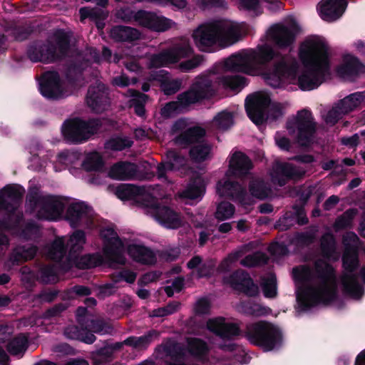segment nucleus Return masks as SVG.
<instances>
[{
  "instance_id": "6e6552de",
  "label": "nucleus",
  "mask_w": 365,
  "mask_h": 365,
  "mask_svg": "<svg viewBox=\"0 0 365 365\" xmlns=\"http://www.w3.org/2000/svg\"><path fill=\"white\" fill-rule=\"evenodd\" d=\"M70 51L69 37L63 32L58 31L52 41L29 50L31 61L51 63L67 55Z\"/></svg>"
},
{
  "instance_id": "69168bd1",
  "label": "nucleus",
  "mask_w": 365,
  "mask_h": 365,
  "mask_svg": "<svg viewBox=\"0 0 365 365\" xmlns=\"http://www.w3.org/2000/svg\"><path fill=\"white\" fill-rule=\"evenodd\" d=\"M343 115L344 114L341 113V110L336 106L328 111L325 118V122L327 124L334 125L338 123V121L342 118Z\"/></svg>"
},
{
  "instance_id": "72a5a7b5",
  "label": "nucleus",
  "mask_w": 365,
  "mask_h": 365,
  "mask_svg": "<svg viewBox=\"0 0 365 365\" xmlns=\"http://www.w3.org/2000/svg\"><path fill=\"white\" fill-rule=\"evenodd\" d=\"M212 145L207 141L191 145L189 157L194 163H202L212 159Z\"/></svg>"
},
{
  "instance_id": "09e8293b",
  "label": "nucleus",
  "mask_w": 365,
  "mask_h": 365,
  "mask_svg": "<svg viewBox=\"0 0 365 365\" xmlns=\"http://www.w3.org/2000/svg\"><path fill=\"white\" fill-rule=\"evenodd\" d=\"M235 211V206L227 201H222L217 206V210L215 213L216 219L220 221H223L231 218Z\"/></svg>"
},
{
  "instance_id": "473e14b6",
  "label": "nucleus",
  "mask_w": 365,
  "mask_h": 365,
  "mask_svg": "<svg viewBox=\"0 0 365 365\" xmlns=\"http://www.w3.org/2000/svg\"><path fill=\"white\" fill-rule=\"evenodd\" d=\"M336 71L343 77L356 76L365 71V66L358 58L349 56L344 63L337 68Z\"/></svg>"
},
{
  "instance_id": "f03ea898",
  "label": "nucleus",
  "mask_w": 365,
  "mask_h": 365,
  "mask_svg": "<svg viewBox=\"0 0 365 365\" xmlns=\"http://www.w3.org/2000/svg\"><path fill=\"white\" fill-rule=\"evenodd\" d=\"M299 56L304 68L297 80L299 88L312 91L318 88L330 75L328 46L321 40H307L299 48Z\"/></svg>"
},
{
  "instance_id": "e2e57ef3",
  "label": "nucleus",
  "mask_w": 365,
  "mask_h": 365,
  "mask_svg": "<svg viewBox=\"0 0 365 365\" xmlns=\"http://www.w3.org/2000/svg\"><path fill=\"white\" fill-rule=\"evenodd\" d=\"M203 60L204 58L202 55H195L191 58L184 60V72H190L198 67Z\"/></svg>"
},
{
  "instance_id": "a211bd4d",
  "label": "nucleus",
  "mask_w": 365,
  "mask_h": 365,
  "mask_svg": "<svg viewBox=\"0 0 365 365\" xmlns=\"http://www.w3.org/2000/svg\"><path fill=\"white\" fill-rule=\"evenodd\" d=\"M157 336V333L153 331L139 337H129L125 340L123 343H117L112 346L104 347L94 353L93 354V359L96 364H101L110 357L114 350L120 349L123 344L130 346L137 349H144L150 343L152 339Z\"/></svg>"
},
{
  "instance_id": "338daca9",
  "label": "nucleus",
  "mask_w": 365,
  "mask_h": 365,
  "mask_svg": "<svg viewBox=\"0 0 365 365\" xmlns=\"http://www.w3.org/2000/svg\"><path fill=\"white\" fill-rule=\"evenodd\" d=\"M194 309L197 315L207 314L210 312V303L207 299L201 298L196 302Z\"/></svg>"
},
{
  "instance_id": "864d4df0",
  "label": "nucleus",
  "mask_w": 365,
  "mask_h": 365,
  "mask_svg": "<svg viewBox=\"0 0 365 365\" xmlns=\"http://www.w3.org/2000/svg\"><path fill=\"white\" fill-rule=\"evenodd\" d=\"M130 96V106H133L135 112L139 116H143L145 113L143 103L145 102L147 96L135 91H129Z\"/></svg>"
},
{
  "instance_id": "412c9836",
  "label": "nucleus",
  "mask_w": 365,
  "mask_h": 365,
  "mask_svg": "<svg viewBox=\"0 0 365 365\" xmlns=\"http://www.w3.org/2000/svg\"><path fill=\"white\" fill-rule=\"evenodd\" d=\"M41 94L48 98H58L71 93L68 86L60 81L56 72H47L43 75L39 82Z\"/></svg>"
},
{
  "instance_id": "4c0bfd02",
  "label": "nucleus",
  "mask_w": 365,
  "mask_h": 365,
  "mask_svg": "<svg viewBox=\"0 0 365 365\" xmlns=\"http://www.w3.org/2000/svg\"><path fill=\"white\" fill-rule=\"evenodd\" d=\"M181 51L174 49L153 56L150 60V67H161L177 62L180 57Z\"/></svg>"
},
{
  "instance_id": "ea45409f",
  "label": "nucleus",
  "mask_w": 365,
  "mask_h": 365,
  "mask_svg": "<svg viewBox=\"0 0 365 365\" xmlns=\"http://www.w3.org/2000/svg\"><path fill=\"white\" fill-rule=\"evenodd\" d=\"M222 86L227 89L239 92L248 84V79L240 75H227L220 80Z\"/></svg>"
},
{
  "instance_id": "79ce46f5",
  "label": "nucleus",
  "mask_w": 365,
  "mask_h": 365,
  "mask_svg": "<svg viewBox=\"0 0 365 365\" xmlns=\"http://www.w3.org/2000/svg\"><path fill=\"white\" fill-rule=\"evenodd\" d=\"M182 166V158L175 151L168 153V161L165 163L158 165L157 173L158 178H163L166 170L178 169Z\"/></svg>"
},
{
  "instance_id": "0eeeda50",
  "label": "nucleus",
  "mask_w": 365,
  "mask_h": 365,
  "mask_svg": "<svg viewBox=\"0 0 365 365\" xmlns=\"http://www.w3.org/2000/svg\"><path fill=\"white\" fill-rule=\"evenodd\" d=\"M341 260L342 267L346 272L341 278L343 292L352 299H359L364 293V289L358 281V274L354 273L359 267L358 250L344 249Z\"/></svg>"
},
{
  "instance_id": "2eb2a0df",
  "label": "nucleus",
  "mask_w": 365,
  "mask_h": 365,
  "mask_svg": "<svg viewBox=\"0 0 365 365\" xmlns=\"http://www.w3.org/2000/svg\"><path fill=\"white\" fill-rule=\"evenodd\" d=\"M215 95V90L210 78L203 76L197 78L190 89L184 91V112L191 104L210 99Z\"/></svg>"
},
{
  "instance_id": "bf43d9fd",
  "label": "nucleus",
  "mask_w": 365,
  "mask_h": 365,
  "mask_svg": "<svg viewBox=\"0 0 365 365\" xmlns=\"http://www.w3.org/2000/svg\"><path fill=\"white\" fill-rule=\"evenodd\" d=\"M359 238L354 232H347L342 237V243L345 249L349 248L350 250H357V244Z\"/></svg>"
},
{
  "instance_id": "dca6fc26",
  "label": "nucleus",
  "mask_w": 365,
  "mask_h": 365,
  "mask_svg": "<svg viewBox=\"0 0 365 365\" xmlns=\"http://www.w3.org/2000/svg\"><path fill=\"white\" fill-rule=\"evenodd\" d=\"M86 242L85 234L82 231H76L68 240L62 237L56 239L49 248L48 256L54 260H60L69 249L70 254L78 251Z\"/></svg>"
},
{
  "instance_id": "13d9d810",
  "label": "nucleus",
  "mask_w": 365,
  "mask_h": 365,
  "mask_svg": "<svg viewBox=\"0 0 365 365\" xmlns=\"http://www.w3.org/2000/svg\"><path fill=\"white\" fill-rule=\"evenodd\" d=\"M36 248L34 246L19 247L14 251L16 261L28 260L34 257Z\"/></svg>"
},
{
  "instance_id": "cd10ccee",
  "label": "nucleus",
  "mask_w": 365,
  "mask_h": 365,
  "mask_svg": "<svg viewBox=\"0 0 365 365\" xmlns=\"http://www.w3.org/2000/svg\"><path fill=\"white\" fill-rule=\"evenodd\" d=\"M86 101L89 107L99 113L108 106V96L104 85L98 83L96 87L89 88Z\"/></svg>"
},
{
  "instance_id": "f3484780",
  "label": "nucleus",
  "mask_w": 365,
  "mask_h": 365,
  "mask_svg": "<svg viewBox=\"0 0 365 365\" xmlns=\"http://www.w3.org/2000/svg\"><path fill=\"white\" fill-rule=\"evenodd\" d=\"M160 197L150 196V202H146L145 208L148 215L153 217L158 223L168 228H176L180 225V217L173 209L165 205L156 203Z\"/></svg>"
},
{
  "instance_id": "9b49d317",
  "label": "nucleus",
  "mask_w": 365,
  "mask_h": 365,
  "mask_svg": "<svg viewBox=\"0 0 365 365\" xmlns=\"http://www.w3.org/2000/svg\"><path fill=\"white\" fill-rule=\"evenodd\" d=\"M116 196L122 200H132L145 206L146 202H150V196L154 197H164L166 195L157 186L154 187H137L131 185H121L115 190Z\"/></svg>"
},
{
  "instance_id": "bb28decb",
  "label": "nucleus",
  "mask_w": 365,
  "mask_h": 365,
  "mask_svg": "<svg viewBox=\"0 0 365 365\" xmlns=\"http://www.w3.org/2000/svg\"><path fill=\"white\" fill-rule=\"evenodd\" d=\"M268 34L271 40L279 48L290 46L296 38L295 33L290 28L281 24L271 26Z\"/></svg>"
},
{
  "instance_id": "c85d7f7f",
  "label": "nucleus",
  "mask_w": 365,
  "mask_h": 365,
  "mask_svg": "<svg viewBox=\"0 0 365 365\" xmlns=\"http://www.w3.org/2000/svg\"><path fill=\"white\" fill-rule=\"evenodd\" d=\"M24 192V188L17 185L5 187L0 192V209L9 210L10 207L12 210L15 209Z\"/></svg>"
},
{
  "instance_id": "3c124183",
  "label": "nucleus",
  "mask_w": 365,
  "mask_h": 365,
  "mask_svg": "<svg viewBox=\"0 0 365 365\" xmlns=\"http://www.w3.org/2000/svg\"><path fill=\"white\" fill-rule=\"evenodd\" d=\"M296 215L292 211H287L274 224V229L287 231L296 223Z\"/></svg>"
},
{
  "instance_id": "a18cd8bd",
  "label": "nucleus",
  "mask_w": 365,
  "mask_h": 365,
  "mask_svg": "<svg viewBox=\"0 0 365 365\" xmlns=\"http://www.w3.org/2000/svg\"><path fill=\"white\" fill-rule=\"evenodd\" d=\"M240 308L242 312L247 315L261 317L267 314V310L264 307L252 299L242 301Z\"/></svg>"
},
{
  "instance_id": "20e7f679",
  "label": "nucleus",
  "mask_w": 365,
  "mask_h": 365,
  "mask_svg": "<svg viewBox=\"0 0 365 365\" xmlns=\"http://www.w3.org/2000/svg\"><path fill=\"white\" fill-rule=\"evenodd\" d=\"M38 216L48 220H58L63 217V211L67 207L66 219L72 227H90L93 222V212L85 202L69 201L63 197L49 196L38 202Z\"/></svg>"
},
{
  "instance_id": "4468645a",
  "label": "nucleus",
  "mask_w": 365,
  "mask_h": 365,
  "mask_svg": "<svg viewBox=\"0 0 365 365\" xmlns=\"http://www.w3.org/2000/svg\"><path fill=\"white\" fill-rule=\"evenodd\" d=\"M271 105L269 96L262 93L249 95L245 99V108L247 116L257 125L266 120V113Z\"/></svg>"
},
{
  "instance_id": "9d476101",
  "label": "nucleus",
  "mask_w": 365,
  "mask_h": 365,
  "mask_svg": "<svg viewBox=\"0 0 365 365\" xmlns=\"http://www.w3.org/2000/svg\"><path fill=\"white\" fill-rule=\"evenodd\" d=\"M118 16L125 21H135L138 25L155 31H164L170 27V21L154 13L138 11L133 12L129 9L118 13Z\"/></svg>"
},
{
  "instance_id": "052dcab7",
  "label": "nucleus",
  "mask_w": 365,
  "mask_h": 365,
  "mask_svg": "<svg viewBox=\"0 0 365 365\" xmlns=\"http://www.w3.org/2000/svg\"><path fill=\"white\" fill-rule=\"evenodd\" d=\"M215 264L210 260L205 262H201L200 267L197 269V278L209 277H210L215 269Z\"/></svg>"
},
{
  "instance_id": "c756f323",
  "label": "nucleus",
  "mask_w": 365,
  "mask_h": 365,
  "mask_svg": "<svg viewBox=\"0 0 365 365\" xmlns=\"http://www.w3.org/2000/svg\"><path fill=\"white\" fill-rule=\"evenodd\" d=\"M320 251L322 256L328 261L336 262L340 254L336 249V242L331 232L324 233L320 240Z\"/></svg>"
},
{
  "instance_id": "7c9ffc66",
  "label": "nucleus",
  "mask_w": 365,
  "mask_h": 365,
  "mask_svg": "<svg viewBox=\"0 0 365 365\" xmlns=\"http://www.w3.org/2000/svg\"><path fill=\"white\" fill-rule=\"evenodd\" d=\"M296 176H297V170L290 163H277L273 166L272 178L273 182L277 183L279 186H284L287 180L292 179Z\"/></svg>"
},
{
  "instance_id": "f704fd0d",
  "label": "nucleus",
  "mask_w": 365,
  "mask_h": 365,
  "mask_svg": "<svg viewBox=\"0 0 365 365\" xmlns=\"http://www.w3.org/2000/svg\"><path fill=\"white\" fill-rule=\"evenodd\" d=\"M187 122L184 118V148L187 145H193L205 142L206 130L200 125H193L185 128Z\"/></svg>"
},
{
  "instance_id": "de8ad7c7",
  "label": "nucleus",
  "mask_w": 365,
  "mask_h": 365,
  "mask_svg": "<svg viewBox=\"0 0 365 365\" xmlns=\"http://www.w3.org/2000/svg\"><path fill=\"white\" fill-rule=\"evenodd\" d=\"M27 347V338L24 335L15 337L8 345L9 351L16 356H21Z\"/></svg>"
},
{
  "instance_id": "8fccbe9b",
  "label": "nucleus",
  "mask_w": 365,
  "mask_h": 365,
  "mask_svg": "<svg viewBox=\"0 0 365 365\" xmlns=\"http://www.w3.org/2000/svg\"><path fill=\"white\" fill-rule=\"evenodd\" d=\"M82 166L88 171H98L103 167V160L98 153H89L86 155Z\"/></svg>"
},
{
  "instance_id": "f8f14e48",
  "label": "nucleus",
  "mask_w": 365,
  "mask_h": 365,
  "mask_svg": "<svg viewBox=\"0 0 365 365\" xmlns=\"http://www.w3.org/2000/svg\"><path fill=\"white\" fill-rule=\"evenodd\" d=\"M76 317L81 327H68L65 334L70 339H78L86 344H92L96 340L95 336L91 332H98L99 328L93 320L87 317V310L84 307H79L76 311Z\"/></svg>"
},
{
  "instance_id": "6e6d98bb",
  "label": "nucleus",
  "mask_w": 365,
  "mask_h": 365,
  "mask_svg": "<svg viewBox=\"0 0 365 365\" xmlns=\"http://www.w3.org/2000/svg\"><path fill=\"white\" fill-rule=\"evenodd\" d=\"M133 144L132 140L127 137H114L110 139L106 144V148L113 150H122L130 148Z\"/></svg>"
},
{
  "instance_id": "1a4fd4ad",
  "label": "nucleus",
  "mask_w": 365,
  "mask_h": 365,
  "mask_svg": "<svg viewBox=\"0 0 365 365\" xmlns=\"http://www.w3.org/2000/svg\"><path fill=\"white\" fill-rule=\"evenodd\" d=\"M287 129L289 133L297 131V141L304 147L309 146L317 131V123L312 111L304 108L297 113L294 119L287 122Z\"/></svg>"
},
{
  "instance_id": "5fc2aeb1",
  "label": "nucleus",
  "mask_w": 365,
  "mask_h": 365,
  "mask_svg": "<svg viewBox=\"0 0 365 365\" xmlns=\"http://www.w3.org/2000/svg\"><path fill=\"white\" fill-rule=\"evenodd\" d=\"M267 262V257L262 252L247 255L241 261V264L247 267H255Z\"/></svg>"
},
{
  "instance_id": "5701e85b",
  "label": "nucleus",
  "mask_w": 365,
  "mask_h": 365,
  "mask_svg": "<svg viewBox=\"0 0 365 365\" xmlns=\"http://www.w3.org/2000/svg\"><path fill=\"white\" fill-rule=\"evenodd\" d=\"M346 0H322L318 4L320 17L332 22L339 19L347 6Z\"/></svg>"
},
{
  "instance_id": "58836bf2",
  "label": "nucleus",
  "mask_w": 365,
  "mask_h": 365,
  "mask_svg": "<svg viewBox=\"0 0 365 365\" xmlns=\"http://www.w3.org/2000/svg\"><path fill=\"white\" fill-rule=\"evenodd\" d=\"M111 36L116 41H133L140 38V32L133 28L127 26H116L110 31Z\"/></svg>"
},
{
  "instance_id": "f257e3e1",
  "label": "nucleus",
  "mask_w": 365,
  "mask_h": 365,
  "mask_svg": "<svg viewBox=\"0 0 365 365\" xmlns=\"http://www.w3.org/2000/svg\"><path fill=\"white\" fill-rule=\"evenodd\" d=\"M274 60V64L264 73L267 83L273 88H280L284 81L295 78L298 63L295 59L282 56L267 44L259 45L257 50L243 49L225 59L226 70L255 75L259 68L265 67Z\"/></svg>"
},
{
  "instance_id": "393cba45",
  "label": "nucleus",
  "mask_w": 365,
  "mask_h": 365,
  "mask_svg": "<svg viewBox=\"0 0 365 365\" xmlns=\"http://www.w3.org/2000/svg\"><path fill=\"white\" fill-rule=\"evenodd\" d=\"M253 167L250 158L240 151L235 152L230 158L227 176L241 178L247 175Z\"/></svg>"
},
{
  "instance_id": "4d7b16f0",
  "label": "nucleus",
  "mask_w": 365,
  "mask_h": 365,
  "mask_svg": "<svg viewBox=\"0 0 365 365\" xmlns=\"http://www.w3.org/2000/svg\"><path fill=\"white\" fill-rule=\"evenodd\" d=\"M264 296L267 298H274L277 296V279L275 276H271L266 279L262 284Z\"/></svg>"
},
{
  "instance_id": "2f4dec72",
  "label": "nucleus",
  "mask_w": 365,
  "mask_h": 365,
  "mask_svg": "<svg viewBox=\"0 0 365 365\" xmlns=\"http://www.w3.org/2000/svg\"><path fill=\"white\" fill-rule=\"evenodd\" d=\"M185 339L187 350L193 358L200 361L207 358L210 348L207 341L197 337H186Z\"/></svg>"
},
{
  "instance_id": "423d86ee",
  "label": "nucleus",
  "mask_w": 365,
  "mask_h": 365,
  "mask_svg": "<svg viewBox=\"0 0 365 365\" xmlns=\"http://www.w3.org/2000/svg\"><path fill=\"white\" fill-rule=\"evenodd\" d=\"M245 336L253 345L264 351H270L281 346L283 334L281 329L267 321H258L247 324Z\"/></svg>"
},
{
  "instance_id": "a19ab883",
  "label": "nucleus",
  "mask_w": 365,
  "mask_h": 365,
  "mask_svg": "<svg viewBox=\"0 0 365 365\" xmlns=\"http://www.w3.org/2000/svg\"><path fill=\"white\" fill-rule=\"evenodd\" d=\"M249 190L252 197L259 200L267 199L272 192L269 185L262 179H256L250 181Z\"/></svg>"
},
{
  "instance_id": "ddd939ff",
  "label": "nucleus",
  "mask_w": 365,
  "mask_h": 365,
  "mask_svg": "<svg viewBox=\"0 0 365 365\" xmlns=\"http://www.w3.org/2000/svg\"><path fill=\"white\" fill-rule=\"evenodd\" d=\"M98 125V122L96 120L86 123L80 119L75 118L66 120L62 125L61 131L67 140L81 143L97 131L95 126Z\"/></svg>"
},
{
  "instance_id": "0e129e2a",
  "label": "nucleus",
  "mask_w": 365,
  "mask_h": 365,
  "mask_svg": "<svg viewBox=\"0 0 365 365\" xmlns=\"http://www.w3.org/2000/svg\"><path fill=\"white\" fill-rule=\"evenodd\" d=\"M182 110V103L180 102H170L162 110V114L165 117H170L180 113Z\"/></svg>"
},
{
  "instance_id": "6ab92c4d",
  "label": "nucleus",
  "mask_w": 365,
  "mask_h": 365,
  "mask_svg": "<svg viewBox=\"0 0 365 365\" xmlns=\"http://www.w3.org/2000/svg\"><path fill=\"white\" fill-rule=\"evenodd\" d=\"M217 20H213L199 26L193 32L192 37L196 46L202 51H211V48L220 44Z\"/></svg>"
},
{
  "instance_id": "603ef678",
  "label": "nucleus",
  "mask_w": 365,
  "mask_h": 365,
  "mask_svg": "<svg viewBox=\"0 0 365 365\" xmlns=\"http://www.w3.org/2000/svg\"><path fill=\"white\" fill-rule=\"evenodd\" d=\"M294 279L300 283H308L312 279V272L307 265L295 267L292 269Z\"/></svg>"
},
{
  "instance_id": "b1692460",
  "label": "nucleus",
  "mask_w": 365,
  "mask_h": 365,
  "mask_svg": "<svg viewBox=\"0 0 365 365\" xmlns=\"http://www.w3.org/2000/svg\"><path fill=\"white\" fill-rule=\"evenodd\" d=\"M205 192L206 183L202 175L196 171L193 172L184 187V204H187V200H201Z\"/></svg>"
},
{
  "instance_id": "680f3d73",
  "label": "nucleus",
  "mask_w": 365,
  "mask_h": 365,
  "mask_svg": "<svg viewBox=\"0 0 365 365\" xmlns=\"http://www.w3.org/2000/svg\"><path fill=\"white\" fill-rule=\"evenodd\" d=\"M269 252L272 255L286 256L289 253V249L284 242H274L270 244L268 248Z\"/></svg>"
},
{
  "instance_id": "c9c22d12",
  "label": "nucleus",
  "mask_w": 365,
  "mask_h": 365,
  "mask_svg": "<svg viewBox=\"0 0 365 365\" xmlns=\"http://www.w3.org/2000/svg\"><path fill=\"white\" fill-rule=\"evenodd\" d=\"M245 189L240 182L230 179H227L224 182L218 181L217 184V192L221 197L236 198L239 195L243 194Z\"/></svg>"
},
{
  "instance_id": "7ed1b4c3",
  "label": "nucleus",
  "mask_w": 365,
  "mask_h": 365,
  "mask_svg": "<svg viewBox=\"0 0 365 365\" xmlns=\"http://www.w3.org/2000/svg\"><path fill=\"white\" fill-rule=\"evenodd\" d=\"M100 235L103 244L105 261L110 267L125 263L126 258L123 255L125 248L129 256L136 262L151 264L156 261L155 255L152 250L137 240L120 239L113 227L103 228Z\"/></svg>"
},
{
  "instance_id": "39448f33",
  "label": "nucleus",
  "mask_w": 365,
  "mask_h": 365,
  "mask_svg": "<svg viewBox=\"0 0 365 365\" xmlns=\"http://www.w3.org/2000/svg\"><path fill=\"white\" fill-rule=\"evenodd\" d=\"M315 270L321 283L317 288L308 287L301 295L297 296V301L302 311H308L319 304H329L336 301L338 297L333 266L328 262H325L324 266L316 263Z\"/></svg>"
},
{
  "instance_id": "e433bc0d",
  "label": "nucleus",
  "mask_w": 365,
  "mask_h": 365,
  "mask_svg": "<svg viewBox=\"0 0 365 365\" xmlns=\"http://www.w3.org/2000/svg\"><path fill=\"white\" fill-rule=\"evenodd\" d=\"M136 171L134 164L120 162L113 165L108 173V175L115 180H128L132 178Z\"/></svg>"
},
{
  "instance_id": "aec40b11",
  "label": "nucleus",
  "mask_w": 365,
  "mask_h": 365,
  "mask_svg": "<svg viewBox=\"0 0 365 365\" xmlns=\"http://www.w3.org/2000/svg\"><path fill=\"white\" fill-rule=\"evenodd\" d=\"M222 282L247 297H254L259 294L258 285L254 282L250 274L244 269H238L229 276L223 277Z\"/></svg>"
},
{
  "instance_id": "774afa93",
  "label": "nucleus",
  "mask_w": 365,
  "mask_h": 365,
  "mask_svg": "<svg viewBox=\"0 0 365 365\" xmlns=\"http://www.w3.org/2000/svg\"><path fill=\"white\" fill-rule=\"evenodd\" d=\"M266 118L277 120L283 115L282 108L279 103L271 104L266 113Z\"/></svg>"
},
{
  "instance_id": "a878e982",
  "label": "nucleus",
  "mask_w": 365,
  "mask_h": 365,
  "mask_svg": "<svg viewBox=\"0 0 365 365\" xmlns=\"http://www.w3.org/2000/svg\"><path fill=\"white\" fill-rule=\"evenodd\" d=\"M220 45L227 47L237 42L241 37L240 27L232 22L224 19H218Z\"/></svg>"
},
{
  "instance_id": "37998d69",
  "label": "nucleus",
  "mask_w": 365,
  "mask_h": 365,
  "mask_svg": "<svg viewBox=\"0 0 365 365\" xmlns=\"http://www.w3.org/2000/svg\"><path fill=\"white\" fill-rule=\"evenodd\" d=\"M234 124V116L232 112L224 110L218 113L212 120V125L221 130L230 129Z\"/></svg>"
},
{
  "instance_id": "4be33fe9",
  "label": "nucleus",
  "mask_w": 365,
  "mask_h": 365,
  "mask_svg": "<svg viewBox=\"0 0 365 365\" xmlns=\"http://www.w3.org/2000/svg\"><path fill=\"white\" fill-rule=\"evenodd\" d=\"M207 328L210 331L224 340H232L241 334L237 324L226 322L224 317L209 319L207 322Z\"/></svg>"
},
{
  "instance_id": "49530a36",
  "label": "nucleus",
  "mask_w": 365,
  "mask_h": 365,
  "mask_svg": "<svg viewBox=\"0 0 365 365\" xmlns=\"http://www.w3.org/2000/svg\"><path fill=\"white\" fill-rule=\"evenodd\" d=\"M154 79L162 81L161 87L164 93L167 95L175 93L180 86V83L175 80H170L167 73H164L163 71H160Z\"/></svg>"
},
{
  "instance_id": "c03bdc74",
  "label": "nucleus",
  "mask_w": 365,
  "mask_h": 365,
  "mask_svg": "<svg viewBox=\"0 0 365 365\" xmlns=\"http://www.w3.org/2000/svg\"><path fill=\"white\" fill-rule=\"evenodd\" d=\"M356 214V209L349 208L340 216L337 217L333 225L335 231L337 232L350 228L352 225L353 220Z\"/></svg>"
}]
</instances>
